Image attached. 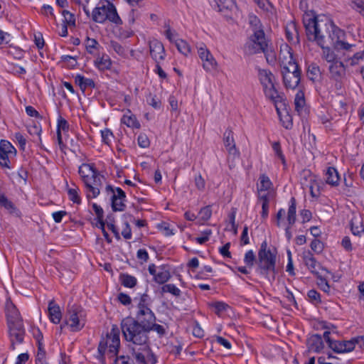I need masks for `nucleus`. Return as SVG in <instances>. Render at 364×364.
I'll list each match as a JSON object with an SVG mask.
<instances>
[{"label":"nucleus","instance_id":"58","mask_svg":"<svg viewBox=\"0 0 364 364\" xmlns=\"http://www.w3.org/2000/svg\"><path fill=\"white\" fill-rule=\"evenodd\" d=\"M287 264L286 267V271L289 273V275L294 276L295 275L294 264H293V259H292V254L290 250H287Z\"/></svg>","mask_w":364,"mask_h":364},{"label":"nucleus","instance_id":"26","mask_svg":"<svg viewBox=\"0 0 364 364\" xmlns=\"http://www.w3.org/2000/svg\"><path fill=\"white\" fill-rule=\"evenodd\" d=\"M121 122L125 124L127 127L133 129H139L141 127L140 122L137 119L135 114H134L130 109H127L122 117Z\"/></svg>","mask_w":364,"mask_h":364},{"label":"nucleus","instance_id":"36","mask_svg":"<svg viewBox=\"0 0 364 364\" xmlns=\"http://www.w3.org/2000/svg\"><path fill=\"white\" fill-rule=\"evenodd\" d=\"M330 275H332V273L330 272V274H326V272H323L319 274L317 276V284L319 288L326 293H329L331 290V287L327 282L328 278Z\"/></svg>","mask_w":364,"mask_h":364},{"label":"nucleus","instance_id":"3","mask_svg":"<svg viewBox=\"0 0 364 364\" xmlns=\"http://www.w3.org/2000/svg\"><path fill=\"white\" fill-rule=\"evenodd\" d=\"M249 23L253 34L250 36L244 46L245 53L253 55L264 51L267 43L260 20L255 15H250Z\"/></svg>","mask_w":364,"mask_h":364},{"label":"nucleus","instance_id":"46","mask_svg":"<svg viewBox=\"0 0 364 364\" xmlns=\"http://www.w3.org/2000/svg\"><path fill=\"white\" fill-rule=\"evenodd\" d=\"M99 46V43L95 39L87 38L85 41V48L89 53L92 55L96 54Z\"/></svg>","mask_w":364,"mask_h":364},{"label":"nucleus","instance_id":"41","mask_svg":"<svg viewBox=\"0 0 364 364\" xmlns=\"http://www.w3.org/2000/svg\"><path fill=\"white\" fill-rule=\"evenodd\" d=\"M286 36L287 40L291 43L298 42V33L293 23H289L286 28Z\"/></svg>","mask_w":364,"mask_h":364},{"label":"nucleus","instance_id":"9","mask_svg":"<svg viewBox=\"0 0 364 364\" xmlns=\"http://www.w3.org/2000/svg\"><path fill=\"white\" fill-rule=\"evenodd\" d=\"M86 323V314L80 307L72 306L68 309L65 317V325L73 332H77L83 328Z\"/></svg>","mask_w":364,"mask_h":364},{"label":"nucleus","instance_id":"44","mask_svg":"<svg viewBox=\"0 0 364 364\" xmlns=\"http://www.w3.org/2000/svg\"><path fill=\"white\" fill-rule=\"evenodd\" d=\"M178 50L183 55L187 56L191 53V48L189 44L183 39L176 40L174 43Z\"/></svg>","mask_w":364,"mask_h":364},{"label":"nucleus","instance_id":"7","mask_svg":"<svg viewBox=\"0 0 364 364\" xmlns=\"http://www.w3.org/2000/svg\"><path fill=\"white\" fill-rule=\"evenodd\" d=\"M277 252L271 250L266 240L263 241L258 252V261L257 272L262 275L268 273H274Z\"/></svg>","mask_w":364,"mask_h":364},{"label":"nucleus","instance_id":"18","mask_svg":"<svg viewBox=\"0 0 364 364\" xmlns=\"http://www.w3.org/2000/svg\"><path fill=\"white\" fill-rule=\"evenodd\" d=\"M149 272L153 276L155 282L164 284L171 278V272L168 267L165 265L156 266L154 264H149Z\"/></svg>","mask_w":364,"mask_h":364},{"label":"nucleus","instance_id":"22","mask_svg":"<svg viewBox=\"0 0 364 364\" xmlns=\"http://www.w3.org/2000/svg\"><path fill=\"white\" fill-rule=\"evenodd\" d=\"M223 143L228 154V160L239 158L240 151L236 147L233 133L231 130H226L224 133Z\"/></svg>","mask_w":364,"mask_h":364},{"label":"nucleus","instance_id":"37","mask_svg":"<svg viewBox=\"0 0 364 364\" xmlns=\"http://www.w3.org/2000/svg\"><path fill=\"white\" fill-rule=\"evenodd\" d=\"M277 112L283 126L286 129H290L292 127L291 117L288 113L287 105H284L282 111H277Z\"/></svg>","mask_w":364,"mask_h":364},{"label":"nucleus","instance_id":"27","mask_svg":"<svg viewBox=\"0 0 364 364\" xmlns=\"http://www.w3.org/2000/svg\"><path fill=\"white\" fill-rule=\"evenodd\" d=\"M325 182L332 187H336L340 183L338 171L334 167H328L324 172Z\"/></svg>","mask_w":364,"mask_h":364},{"label":"nucleus","instance_id":"49","mask_svg":"<svg viewBox=\"0 0 364 364\" xmlns=\"http://www.w3.org/2000/svg\"><path fill=\"white\" fill-rule=\"evenodd\" d=\"M68 195L69 199L73 203L79 204L81 202V198L79 195V188L77 187L68 188Z\"/></svg>","mask_w":364,"mask_h":364},{"label":"nucleus","instance_id":"31","mask_svg":"<svg viewBox=\"0 0 364 364\" xmlns=\"http://www.w3.org/2000/svg\"><path fill=\"white\" fill-rule=\"evenodd\" d=\"M69 124L62 116L59 115L57 119V140L59 144H62V133H68Z\"/></svg>","mask_w":364,"mask_h":364},{"label":"nucleus","instance_id":"8","mask_svg":"<svg viewBox=\"0 0 364 364\" xmlns=\"http://www.w3.org/2000/svg\"><path fill=\"white\" fill-rule=\"evenodd\" d=\"M296 200L291 198L289 201L288 210L281 208L278 210L276 215L277 225L285 230V235L287 240H290L292 237L291 231V227L296 220Z\"/></svg>","mask_w":364,"mask_h":364},{"label":"nucleus","instance_id":"25","mask_svg":"<svg viewBox=\"0 0 364 364\" xmlns=\"http://www.w3.org/2000/svg\"><path fill=\"white\" fill-rule=\"evenodd\" d=\"M48 315L50 322L55 324L60 323L62 319V313L60 306L54 301H50L48 303Z\"/></svg>","mask_w":364,"mask_h":364},{"label":"nucleus","instance_id":"23","mask_svg":"<svg viewBox=\"0 0 364 364\" xmlns=\"http://www.w3.org/2000/svg\"><path fill=\"white\" fill-rule=\"evenodd\" d=\"M149 50L151 58L156 63H160L164 60L166 51L162 43L156 39H154L149 42Z\"/></svg>","mask_w":364,"mask_h":364},{"label":"nucleus","instance_id":"20","mask_svg":"<svg viewBox=\"0 0 364 364\" xmlns=\"http://www.w3.org/2000/svg\"><path fill=\"white\" fill-rule=\"evenodd\" d=\"M107 191L112 193V208L114 211H122L125 208V193L120 188H112L110 186H107Z\"/></svg>","mask_w":364,"mask_h":364},{"label":"nucleus","instance_id":"21","mask_svg":"<svg viewBox=\"0 0 364 364\" xmlns=\"http://www.w3.org/2000/svg\"><path fill=\"white\" fill-rule=\"evenodd\" d=\"M303 262L309 271L315 274L318 275L321 273L326 272L330 274L326 269L323 268L320 264L316 260L312 254L309 251H304L302 254Z\"/></svg>","mask_w":364,"mask_h":364},{"label":"nucleus","instance_id":"10","mask_svg":"<svg viewBox=\"0 0 364 364\" xmlns=\"http://www.w3.org/2000/svg\"><path fill=\"white\" fill-rule=\"evenodd\" d=\"M131 353L136 364H156L157 362L148 343L131 347Z\"/></svg>","mask_w":364,"mask_h":364},{"label":"nucleus","instance_id":"53","mask_svg":"<svg viewBox=\"0 0 364 364\" xmlns=\"http://www.w3.org/2000/svg\"><path fill=\"white\" fill-rule=\"evenodd\" d=\"M309 184L307 185V186L309 188L310 193L313 197H317L318 195V191H315V188L318 186L317 182H316V177L315 176L311 175V173H309Z\"/></svg>","mask_w":364,"mask_h":364},{"label":"nucleus","instance_id":"33","mask_svg":"<svg viewBox=\"0 0 364 364\" xmlns=\"http://www.w3.org/2000/svg\"><path fill=\"white\" fill-rule=\"evenodd\" d=\"M330 332L325 331L323 333V338L328 343V346L333 351L338 353H343V341H333L330 338Z\"/></svg>","mask_w":364,"mask_h":364},{"label":"nucleus","instance_id":"28","mask_svg":"<svg viewBox=\"0 0 364 364\" xmlns=\"http://www.w3.org/2000/svg\"><path fill=\"white\" fill-rule=\"evenodd\" d=\"M6 312L7 316V324H11V323H18V321H22L18 309L10 301H6Z\"/></svg>","mask_w":364,"mask_h":364},{"label":"nucleus","instance_id":"19","mask_svg":"<svg viewBox=\"0 0 364 364\" xmlns=\"http://www.w3.org/2000/svg\"><path fill=\"white\" fill-rule=\"evenodd\" d=\"M278 61L282 70L289 69L291 65H297L293 58L291 48L287 43H283L280 46Z\"/></svg>","mask_w":364,"mask_h":364},{"label":"nucleus","instance_id":"43","mask_svg":"<svg viewBox=\"0 0 364 364\" xmlns=\"http://www.w3.org/2000/svg\"><path fill=\"white\" fill-rule=\"evenodd\" d=\"M92 210L95 212V215H97V218L98 221H99L100 225V228L102 230L104 235L107 236V234L105 231V223L102 221L103 216H104L103 209L100 205H98L96 203H92Z\"/></svg>","mask_w":364,"mask_h":364},{"label":"nucleus","instance_id":"2","mask_svg":"<svg viewBox=\"0 0 364 364\" xmlns=\"http://www.w3.org/2000/svg\"><path fill=\"white\" fill-rule=\"evenodd\" d=\"M78 173L82 181L87 198H95L100 193L101 176L92 164H82L78 168Z\"/></svg>","mask_w":364,"mask_h":364},{"label":"nucleus","instance_id":"13","mask_svg":"<svg viewBox=\"0 0 364 364\" xmlns=\"http://www.w3.org/2000/svg\"><path fill=\"white\" fill-rule=\"evenodd\" d=\"M257 191L259 199H272L275 195V190L270 178L265 174L259 176Z\"/></svg>","mask_w":364,"mask_h":364},{"label":"nucleus","instance_id":"24","mask_svg":"<svg viewBox=\"0 0 364 364\" xmlns=\"http://www.w3.org/2000/svg\"><path fill=\"white\" fill-rule=\"evenodd\" d=\"M258 79L262 85V90H264L274 85H277V80L274 75L269 70L259 69Z\"/></svg>","mask_w":364,"mask_h":364},{"label":"nucleus","instance_id":"30","mask_svg":"<svg viewBox=\"0 0 364 364\" xmlns=\"http://www.w3.org/2000/svg\"><path fill=\"white\" fill-rule=\"evenodd\" d=\"M307 345L309 350L313 352H319L323 348L322 338L318 334L310 336L308 338Z\"/></svg>","mask_w":364,"mask_h":364},{"label":"nucleus","instance_id":"16","mask_svg":"<svg viewBox=\"0 0 364 364\" xmlns=\"http://www.w3.org/2000/svg\"><path fill=\"white\" fill-rule=\"evenodd\" d=\"M8 328L11 348L15 349L16 345L21 344L23 342L26 332L23 321L15 323H11V324H8Z\"/></svg>","mask_w":364,"mask_h":364},{"label":"nucleus","instance_id":"6","mask_svg":"<svg viewBox=\"0 0 364 364\" xmlns=\"http://www.w3.org/2000/svg\"><path fill=\"white\" fill-rule=\"evenodd\" d=\"M92 16L93 21L99 23H103L107 21L117 26L122 23V21L119 16L115 6L106 0L98 3L93 9Z\"/></svg>","mask_w":364,"mask_h":364},{"label":"nucleus","instance_id":"62","mask_svg":"<svg viewBox=\"0 0 364 364\" xmlns=\"http://www.w3.org/2000/svg\"><path fill=\"white\" fill-rule=\"evenodd\" d=\"M272 149L274 151L275 156L281 161L284 165H286L285 157L282 154L279 144L278 142H274L272 144Z\"/></svg>","mask_w":364,"mask_h":364},{"label":"nucleus","instance_id":"12","mask_svg":"<svg viewBox=\"0 0 364 364\" xmlns=\"http://www.w3.org/2000/svg\"><path fill=\"white\" fill-rule=\"evenodd\" d=\"M197 52L203 68L208 73H214L218 70V63L207 46L203 43L197 46Z\"/></svg>","mask_w":364,"mask_h":364},{"label":"nucleus","instance_id":"51","mask_svg":"<svg viewBox=\"0 0 364 364\" xmlns=\"http://www.w3.org/2000/svg\"><path fill=\"white\" fill-rule=\"evenodd\" d=\"M212 230L210 229H205L200 232V235L196 237L194 240L199 245H203L209 240Z\"/></svg>","mask_w":364,"mask_h":364},{"label":"nucleus","instance_id":"45","mask_svg":"<svg viewBox=\"0 0 364 364\" xmlns=\"http://www.w3.org/2000/svg\"><path fill=\"white\" fill-rule=\"evenodd\" d=\"M321 72L320 68L316 64H311L308 67L307 75L308 77L313 80H317L320 76Z\"/></svg>","mask_w":364,"mask_h":364},{"label":"nucleus","instance_id":"40","mask_svg":"<svg viewBox=\"0 0 364 364\" xmlns=\"http://www.w3.org/2000/svg\"><path fill=\"white\" fill-rule=\"evenodd\" d=\"M295 109L298 112H301L306 105L304 93L301 90H299L294 98Z\"/></svg>","mask_w":364,"mask_h":364},{"label":"nucleus","instance_id":"54","mask_svg":"<svg viewBox=\"0 0 364 364\" xmlns=\"http://www.w3.org/2000/svg\"><path fill=\"white\" fill-rule=\"evenodd\" d=\"M146 103L155 109H159L161 107V100L155 95H149L146 99Z\"/></svg>","mask_w":364,"mask_h":364},{"label":"nucleus","instance_id":"59","mask_svg":"<svg viewBox=\"0 0 364 364\" xmlns=\"http://www.w3.org/2000/svg\"><path fill=\"white\" fill-rule=\"evenodd\" d=\"M212 215V210L210 206H205L200 209L198 213V217L200 220L207 221Z\"/></svg>","mask_w":364,"mask_h":364},{"label":"nucleus","instance_id":"50","mask_svg":"<svg viewBox=\"0 0 364 364\" xmlns=\"http://www.w3.org/2000/svg\"><path fill=\"white\" fill-rule=\"evenodd\" d=\"M164 293H170L173 296H178L181 294V291L173 284H164L161 287Z\"/></svg>","mask_w":364,"mask_h":364},{"label":"nucleus","instance_id":"11","mask_svg":"<svg viewBox=\"0 0 364 364\" xmlns=\"http://www.w3.org/2000/svg\"><path fill=\"white\" fill-rule=\"evenodd\" d=\"M17 151L12 144L6 139L0 140V166L12 169V164L16 159Z\"/></svg>","mask_w":364,"mask_h":364},{"label":"nucleus","instance_id":"15","mask_svg":"<svg viewBox=\"0 0 364 364\" xmlns=\"http://www.w3.org/2000/svg\"><path fill=\"white\" fill-rule=\"evenodd\" d=\"M156 320V318L154 312L144 304V301L141 299L138 304L136 321L146 328L152 322H155Z\"/></svg>","mask_w":364,"mask_h":364},{"label":"nucleus","instance_id":"48","mask_svg":"<svg viewBox=\"0 0 364 364\" xmlns=\"http://www.w3.org/2000/svg\"><path fill=\"white\" fill-rule=\"evenodd\" d=\"M121 281L123 286L132 288L136 284V279L131 275L124 274L121 276Z\"/></svg>","mask_w":364,"mask_h":364},{"label":"nucleus","instance_id":"42","mask_svg":"<svg viewBox=\"0 0 364 364\" xmlns=\"http://www.w3.org/2000/svg\"><path fill=\"white\" fill-rule=\"evenodd\" d=\"M219 11L232 10L235 7L234 0H214Z\"/></svg>","mask_w":364,"mask_h":364},{"label":"nucleus","instance_id":"35","mask_svg":"<svg viewBox=\"0 0 364 364\" xmlns=\"http://www.w3.org/2000/svg\"><path fill=\"white\" fill-rule=\"evenodd\" d=\"M344 70L343 63L339 60L330 63L329 71L333 77L338 78L341 77L344 73Z\"/></svg>","mask_w":364,"mask_h":364},{"label":"nucleus","instance_id":"63","mask_svg":"<svg viewBox=\"0 0 364 364\" xmlns=\"http://www.w3.org/2000/svg\"><path fill=\"white\" fill-rule=\"evenodd\" d=\"M255 260V255L253 250H250L245 252L244 262L248 267H252Z\"/></svg>","mask_w":364,"mask_h":364},{"label":"nucleus","instance_id":"4","mask_svg":"<svg viewBox=\"0 0 364 364\" xmlns=\"http://www.w3.org/2000/svg\"><path fill=\"white\" fill-rule=\"evenodd\" d=\"M121 328L125 340L134 346L148 343L146 329L132 317H126L121 322Z\"/></svg>","mask_w":364,"mask_h":364},{"label":"nucleus","instance_id":"64","mask_svg":"<svg viewBox=\"0 0 364 364\" xmlns=\"http://www.w3.org/2000/svg\"><path fill=\"white\" fill-rule=\"evenodd\" d=\"M352 7L361 15L364 16V0H353Z\"/></svg>","mask_w":364,"mask_h":364},{"label":"nucleus","instance_id":"14","mask_svg":"<svg viewBox=\"0 0 364 364\" xmlns=\"http://www.w3.org/2000/svg\"><path fill=\"white\" fill-rule=\"evenodd\" d=\"M283 82L286 88L296 89L301 80V72L298 65H291L289 69L282 70Z\"/></svg>","mask_w":364,"mask_h":364},{"label":"nucleus","instance_id":"32","mask_svg":"<svg viewBox=\"0 0 364 364\" xmlns=\"http://www.w3.org/2000/svg\"><path fill=\"white\" fill-rule=\"evenodd\" d=\"M351 231L354 235L360 237L364 233V225L363 224L362 218L354 216L350 223Z\"/></svg>","mask_w":364,"mask_h":364},{"label":"nucleus","instance_id":"61","mask_svg":"<svg viewBox=\"0 0 364 364\" xmlns=\"http://www.w3.org/2000/svg\"><path fill=\"white\" fill-rule=\"evenodd\" d=\"M166 30L164 31V35L167 39L171 43H175L176 40H178L177 33L172 30L168 25L165 26Z\"/></svg>","mask_w":364,"mask_h":364},{"label":"nucleus","instance_id":"5","mask_svg":"<svg viewBox=\"0 0 364 364\" xmlns=\"http://www.w3.org/2000/svg\"><path fill=\"white\" fill-rule=\"evenodd\" d=\"M119 346V330L114 325L106 337L102 338L99 343L97 358L102 361L105 356L114 358L118 353Z\"/></svg>","mask_w":364,"mask_h":364},{"label":"nucleus","instance_id":"56","mask_svg":"<svg viewBox=\"0 0 364 364\" xmlns=\"http://www.w3.org/2000/svg\"><path fill=\"white\" fill-rule=\"evenodd\" d=\"M262 52L264 53L267 63L272 65H274L277 61V57L274 50L267 47V48L264 49V51Z\"/></svg>","mask_w":364,"mask_h":364},{"label":"nucleus","instance_id":"1","mask_svg":"<svg viewBox=\"0 0 364 364\" xmlns=\"http://www.w3.org/2000/svg\"><path fill=\"white\" fill-rule=\"evenodd\" d=\"M303 23L309 41H315L321 48V57L328 63L337 60L335 50L352 51L355 47L344 41L345 31L336 26L325 16H316L312 11H307L303 16Z\"/></svg>","mask_w":364,"mask_h":364},{"label":"nucleus","instance_id":"34","mask_svg":"<svg viewBox=\"0 0 364 364\" xmlns=\"http://www.w3.org/2000/svg\"><path fill=\"white\" fill-rule=\"evenodd\" d=\"M210 308L219 316H223L230 307L223 301H213L208 304Z\"/></svg>","mask_w":364,"mask_h":364},{"label":"nucleus","instance_id":"47","mask_svg":"<svg viewBox=\"0 0 364 364\" xmlns=\"http://www.w3.org/2000/svg\"><path fill=\"white\" fill-rule=\"evenodd\" d=\"M75 82L82 90H85L87 87L92 86L94 85V82H93V81L91 79L86 78L84 76H82L80 75H77L75 77Z\"/></svg>","mask_w":364,"mask_h":364},{"label":"nucleus","instance_id":"38","mask_svg":"<svg viewBox=\"0 0 364 364\" xmlns=\"http://www.w3.org/2000/svg\"><path fill=\"white\" fill-rule=\"evenodd\" d=\"M146 329L147 334L150 331H152L156 332L157 333V335L159 336V337H163L164 336H165L166 334L168 326L166 324L161 325V324L156 323V321H155V322H152V323L151 325H149Z\"/></svg>","mask_w":364,"mask_h":364},{"label":"nucleus","instance_id":"57","mask_svg":"<svg viewBox=\"0 0 364 364\" xmlns=\"http://www.w3.org/2000/svg\"><path fill=\"white\" fill-rule=\"evenodd\" d=\"M364 60V50L360 52L355 53L353 56L348 58L350 65L353 66L360 63Z\"/></svg>","mask_w":364,"mask_h":364},{"label":"nucleus","instance_id":"60","mask_svg":"<svg viewBox=\"0 0 364 364\" xmlns=\"http://www.w3.org/2000/svg\"><path fill=\"white\" fill-rule=\"evenodd\" d=\"M101 137H102V141L107 144L109 145L112 142V139L113 138V134L112 132L107 129L101 130Z\"/></svg>","mask_w":364,"mask_h":364},{"label":"nucleus","instance_id":"52","mask_svg":"<svg viewBox=\"0 0 364 364\" xmlns=\"http://www.w3.org/2000/svg\"><path fill=\"white\" fill-rule=\"evenodd\" d=\"M343 341V353H347L352 351L356 345H358V338L357 337L353 338L349 341Z\"/></svg>","mask_w":364,"mask_h":364},{"label":"nucleus","instance_id":"55","mask_svg":"<svg viewBox=\"0 0 364 364\" xmlns=\"http://www.w3.org/2000/svg\"><path fill=\"white\" fill-rule=\"evenodd\" d=\"M28 132L31 135H36L41 141V135L42 132L41 126L39 123H33L28 127Z\"/></svg>","mask_w":364,"mask_h":364},{"label":"nucleus","instance_id":"17","mask_svg":"<svg viewBox=\"0 0 364 364\" xmlns=\"http://www.w3.org/2000/svg\"><path fill=\"white\" fill-rule=\"evenodd\" d=\"M263 92L266 99L274 104L277 111H282L287 105L284 95L277 90V85L263 90Z\"/></svg>","mask_w":364,"mask_h":364},{"label":"nucleus","instance_id":"39","mask_svg":"<svg viewBox=\"0 0 364 364\" xmlns=\"http://www.w3.org/2000/svg\"><path fill=\"white\" fill-rule=\"evenodd\" d=\"M157 229L165 236L173 235L176 232L173 227L167 222L162 221L156 224Z\"/></svg>","mask_w":364,"mask_h":364},{"label":"nucleus","instance_id":"29","mask_svg":"<svg viewBox=\"0 0 364 364\" xmlns=\"http://www.w3.org/2000/svg\"><path fill=\"white\" fill-rule=\"evenodd\" d=\"M112 63L110 58L105 53L102 55H98L94 60L95 66L99 70L102 71L109 70L112 67Z\"/></svg>","mask_w":364,"mask_h":364}]
</instances>
